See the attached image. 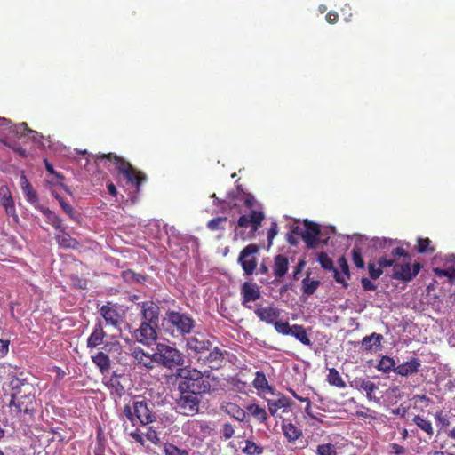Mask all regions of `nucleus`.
Masks as SVG:
<instances>
[{"instance_id": "f257e3e1", "label": "nucleus", "mask_w": 455, "mask_h": 455, "mask_svg": "<svg viewBox=\"0 0 455 455\" xmlns=\"http://www.w3.org/2000/svg\"><path fill=\"white\" fill-rule=\"evenodd\" d=\"M12 391L10 405L16 408L17 412L32 415L36 409V387L24 379L13 378L10 381Z\"/></svg>"}, {"instance_id": "f03ea898", "label": "nucleus", "mask_w": 455, "mask_h": 455, "mask_svg": "<svg viewBox=\"0 0 455 455\" xmlns=\"http://www.w3.org/2000/svg\"><path fill=\"white\" fill-rule=\"evenodd\" d=\"M196 326V321L188 313L168 309L161 319L159 331L171 338L184 337L190 334Z\"/></svg>"}, {"instance_id": "7ed1b4c3", "label": "nucleus", "mask_w": 455, "mask_h": 455, "mask_svg": "<svg viewBox=\"0 0 455 455\" xmlns=\"http://www.w3.org/2000/svg\"><path fill=\"white\" fill-rule=\"evenodd\" d=\"M97 162H105L114 164L119 174H122L128 181L136 188V191L140 190L141 185L147 180V175L134 168L124 158L118 156L115 153L96 155Z\"/></svg>"}, {"instance_id": "20e7f679", "label": "nucleus", "mask_w": 455, "mask_h": 455, "mask_svg": "<svg viewBox=\"0 0 455 455\" xmlns=\"http://www.w3.org/2000/svg\"><path fill=\"white\" fill-rule=\"evenodd\" d=\"M178 390L184 393L204 394L211 389L209 381L204 374L196 369L188 367L177 370Z\"/></svg>"}, {"instance_id": "39448f33", "label": "nucleus", "mask_w": 455, "mask_h": 455, "mask_svg": "<svg viewBox=\"0 0 455 455\" xmlns=\"http://www.w3.org/2000/svg\"><path fill=\"white\" fill-rule=\"evenodd\" d=\"M154 407L152 401L138 398L132 403L125 404L123 412L132 426H147L156 419V414L153 411Z\"/></svg>"}, {"instance_id": "423d86ee", "label": "nucleus", "mask_w": 455, "mask_h": 455, "mask_svg": "<svg viewBox=\"0 0 455 455\" xmlns=\"http://www.w3.org/2000/svg\"><path fill=\"white\" fill-rule=\"evenodd\" d=\"M374 247L383 252L377 261L381 269L388 267H393L395 269V262L400 260L401 257L408 256V252L403 248L397 246L396 240L377 238L374 240Z\"/></svg>"}, {"instance_id": "0eeeda50", "label": "nucleus", "mask_w": 455, "mask_h": 455, "mask_svg": "<svg viewBox=\"0 0 455 455\" xmlns=\"http://www.w3.org/2000/svg\"><path fill=\"white\" fill-rule=\"evenodd\" d=\"M264 219L263 212L256 209H251L248 215H241L237 220L235 235L243 241L254 238Z\"/></svg>"}, {"instance_id": "6e6552de", "label": "nucleus", "mask_w": 455, "mask_h": 455, "mask_svg": "<svg viewBox=\"0 0 455 455\" xmlns=\"http://www.w3.org/2000/svg\"><path fill=\"white\" fill-rule=\"evenodd\" d=\"M156 363L163 367L172 369L184 363L183 354L174 347L164 343H157L153 354Z\"/></svg>"}, {"instance_id": "1a4fd4ad", "label": "nucleus", "mask_w": 455, "mask_h": 455, "mask_svg": "<svg viewBox=\"0 0 455 455\" xmlns=\"http://www.w3.org/2000/svg\"><path fill=\"white\" fill-rule=\"evenodd\" d=\"M402 258L403 261L401 263L399 260L395 262V269H393L391 277L395 280L408 283L418 275L422 268V265L419 262H414L411 264V257L409 253L408 256Z\"/></svg>"}, {"instance_id": "9d476101", "label": "nucleus", "mask_w": 455, "mask_h": 455, "mask_svg": "<svg viewBox=\"0 0 455 455\" xmlns=\"http://www.w3.org/2000/svg\"><path fill=\"white\" fill-rule=\"evenodd\" d=\"M260 246L255 243L246 245L240 252L237 261L245 275H251L257 268V258Z\"/></svg>"}, {"instance_id": "9b49d317", "label": "nucleus", "mask_w": 455, "mask_h": 455, "mask_svg": "<svg viewBox=\"0 0 455 455\" xmlns=\"http://www.w3.org/2000/svg\"><path fill=\"white\" fill-rule=\"evenodd\" d=\"M305 229L299 227H294L292 233L301 236L308 249H315L318 245L319 235L321 229L318 224L308 220H304Z\"/></svg>"}, {"instance_id": "f8f14e48", "label": "nucleus", "mask_w": 455, "mask_h": 455, "mask_svg": "<svg viewBox=\"0 0 455 455\" xmlns=\"http://www.w3.org/2000/svg\"><path fill=\"white\" fill-rule=\"evenodd\" d=\"M180 395L177 399V408L180 414L193 416L199 411L200 398L199 394L190 392L184 393L180 391Z\"/></svg>"}, {"instance_id": "ddd939ff", "label": "nucleus", "mask_w": 455, "mask_h": 455, "mask_svg": "<svg viewBox=\"0 0 455 455\" xmlns=\"http://www.w3.org/2000/svg\"><path fill=\"white\" fill-rule=\"evenodd\" d=\"M182 431L190 437L202 439L210 434L211 427L206 421L193 419L184 423Z\"/></svg>"}, {"instance_id": "4468645a", "label": "nucleus", "mask_w": 455, "mask_h": 455, "mask_svg": "<svg viewBox=\"0 0 455 455\" xmlns=\"http://www.w3.org/2000/svg\"><path fill=\"white\" fill-rule=\"evenodd\" d=\"M212 342L203 335L193 336L187 340V349L190 355L198 357L204 355L212 347Z\"/></svg>"}, {"instance_id": "2eb2a0df", "label": "nucleus", "mask_w": 455, "mask_h": 455, "mask_svg": "<svg viewBox=\"0 0 455 455\" xmlns=\"http://www.w3.org/2000/svg\"><path fill=\"white\" fill-rule=\"evenodd\" d=\"M197 361L202 366L208 367L211 370H217L220 368L224 363V354L218 347H214L213 349L210 348L206 354L199 355Z\"/></svg>"}, {"instance_id": "dca6fc26", "label": "nucleus", "mask_w": 455, "mask_h": 455, "mask_svg": "<svg viewBox=\"0 0 455 455\" xmlns=\"http://www.w3.org/2000/svg\"><path fill=\"white\" fill-rule=\"evenodd\" d=\"M159 327L160 325L141 321L140 327L134 331L133 336L140 343L148 344L156 339V330H159Z\"/></svg>"}, {"instance_id": "f3484780", "label": "nucleus", "mask_w": 455, "mask_h": 455, "mask_svg": "<svg viewBox=\"0 0 455 455\" xmlns=\"http://www.w3.org/2000/svg\"><path fill=\"white\" fill-rule=\"evenodd\" d=\"M140 314L142 322L159 325L160 307L154 301H143L140 304Z\"/></svg>"}, {"instance_id": "a211bd4d", "label": "nucleus", "mask_w": 455, "mask_h": 455, "mask_svg": "<svg viewBox=\"0 0 455 455\" xmlns=\"http://www.w3.org/2000/svg\"><path fill=\"white\" fill-rule=\"evenodd\" d=\"M267 403L268 411L273 417L280 416L279 410H282L283 413L289 412L292 405L291 399L282 394H279L276 399H268Z\"/></svg>"}, {"instance_id": "6ab92c4d", "label": "nucleus", "mask_w": 455, "mask_h": 455, "mask_svg": "<svg viewBox=\"0 0 455 455\" xmlns=\"http://www.w3.org/2000/svg\"><path fill=\"white\" fill-rule=\"evenodd\" d=\"M254 313L260 321L273 325L279 319L281 309L274 305L267 307L258 306Z\"/></svg>"}, {"instance_id": "aec40b11", "label": "nucleus", "mask_w": 455, "mask_h": 455, "mask_svg": "<svg viewBox=\"0 0 455 455\" xmlns=\"http://www.w3.org/2000/svg\"><path fill=\"white\" fill-rule=\"evenodd\" d=\"M0 203L4 208L5 213L8 216L13 217L17 221L18 215L16 213L14 200L7 185H2L0 187Z\"/></svg>"}, {"instance_id": "412c9836", "label": "nucleus", "mask_w": 455, "mask_h": 455, "mask_svg": "<svg viewBox=\"0 0 455 455\" xmlns=\"http://www.w3.org/2000/svg\"><path fill=\"white\" fill-rule=\"evenodd\" d=\"M317 260L323 269L332 271L333 277L338 283L342 284L344 288L348 287L347 282L340 272L334 267L332 259L325 252H320Z\"/></svg>"}, {"instance_id": "4be33fe9", "label": "nucleus", "mask_w": 455, "mask_h": 455, "mask_svg": "<svg viewBox=\"0 0 455 455\" xmlns=\"http://www.w3.org/2000/svg\"><path fill=\"white\" fill-rule=\"evenodd\" d=\"M421 367L420 360L417 357H411L409 361L400 363L395 369V372L402 377H408L417 374Z\"/></svg>"}, {"instance_id": "5701e85b", "label": "nucleus", "mask_w": 455, "mask_h": 455, "mask_svg": "<svg viewBox=\"0 0 455 455\" xmlns=\"http://www.w3.org/2000/svg\"><path fill=\"white\" fill-rule=\"evenodd\" d=\"M241 295L242 305L247 307V303L260 298V291L255 283L245 282L241 287Z\"/></svg>"}, {"instance_id": "b1692460", "label": "nucleus", "mask_w": 455, "mask_h": 455, "mask_svg": "<svg viewBox=\"0 0 455 455\" xmlns=\"http://www.w3.org/2000/svg\"><path fill=\"white\" fill-rule=\"evenodd\" d=\"M289 269V259L283 254H277L274 258L273 274L277 282L280 281Z\"/></svg>"}, {"instance_id": "393cba45", "label": "nucleus", "mask_w": 455, "mask_h": 455, "mask_svg": "<svg viewBox=\"0 0 455 455\" xmlns=\"http://www.w3.org/2000/svg\"><path fill=\"white\" fill-rule=\"evenodd\" d=\"M220 408L225 413L234 418L235 419L240 422L246 421V410L242 409L236 403L231 402L225 403L221 405Z\"/></svg>"}, {"instance_id": "a878e982", "label": "nucleus", "mask_w": 455, "mask_h": 455, "mask_svg": "<svg viewBox=\"0 0 455 455\" xmlns=\"http://www.w3.org/2000/svg\"><path fill=\"white\" fill-rule=\"evenodd\" d=\"M131 355L137 361V363L148 369H152L154 363H156L153 355L144 352L140 347H134L132 350Z\"/></svg>"}, {"instance_id": "bb28decb", "label": "nucleus", "mask_w": 455, "mask_h": 455, "mask_svg": "<svg viewBox=\"0 0 455 455\" xmlns=\"http://www.w3.org/2000/svg\"><path fill=\"white\" fill-rule=\"evenodd\" d=\"M100 313L106 321L107 324L112 326H118L120 323V315L117 310L108 305H104L100 307Z\"/></svg>"}, {"instance_id": "cd10ccee", "label": "nucleus", "mask_w": 455, "mask_h": 455, "mask_svg": "<svg viewBox=\"0 0 455 455\" xmlns=\"http://www.w3.org/2000/svg\"><path fill=\"white\" fill-rule=\"evenodd\" d=\"M282 430L284 437L289 443H294L298 439L302 437V430L291 422H283Z\"/></svg>"}, {"instance_id": "c85d7f7f", "label": "nucleus", "mask_w": 455, "mask_h": 455, "mask_svg": "<svg viewBox=\"0 0 455 455\" xmlns=\"http://www.w3.org/2000/svg\"><path fill=\"white\" fill-rule=\"evenodd\" d=\"M252 416L259 423L266 424L268 419L267 411L264 407L257 403H251L246 406V414Z\"/></svg>"}, {"instance_id": "c756f323", "label": "nucleus", "mask_w": 455, "mask_h": 455, "mask_svg": "<svg viewBox=\"0 0 455 455\" xmlns=\"http://www.w3.org/2000/svg\"><path fill=\"white\" fill-rule=\"evenodd\" d=\"M253 387L259 392L274 393V388L268 384L267 377L263 371H256L252 381Z\"/></svg>"}, {"instance_id": "7c9ffc66", "label": "nucleus", "mask_w": 455, "mask_h": 455, "mask_svg": "<svg viewBox=\"0 0 455 455\" xmlns=\"http://www.w3.org/2000/svg\"><path fill=\"white\" fill-rule=\"evenodd\" d=\"M92 363L99 368L102 374H105L110 370V358L104 352H98L96 355L92 356Z\"/></svg>"}, {"instance_id": "2f4dec72", "label": "nucleus", "mask_w": 455, "mask_h": 455, "mask_svg": "<svg viewBox=\"0 0 455 455\" xmlns=\"http://www.w3.org/2000/svg\"><path fill=\"white\" fill-rule=\"evenodd\" d=\"M383 336L379 333L373 332L365 336L362 339V347L363 351H371L373 348L380 347Z\"/></svg>"}, {"instance_id": "473e14b6", "label": "nucleus", "mask_w": 455, "mask_h": 455, "mask_svg": "<svg viewBox=\"0 0 455 455\" xmlns=\"http://www.w3.org/2000/svg\"><path fill=\"white\" fill-rule=\"evenodd\" d=\"M106 336L105 331H103V328L100 323H99L92 333L89 336L87 339V347L89 348H95L99 345L103 343V339Z\"/></svg>"}, {"instance_id": "72a5a7b5", "label": "nucleus", "mask_w": 455, "mask_h": 455, "mask_svg": "<svg viewBox=\"0 0 455 455\" xmlns=\"http://www.w3.org/2000/svg\"><path fill=\"white\" fill-rule=\"evenodd\" d=\"M290 335L296 338L305 346H312V342L307 334L306 329L302 325L293 324Z\"/></svg>"}, {"instance_id": "f704fd0d", "label": "nucleus", "mask_w": 455, "mask_h": 455, "mask_svg": "<svg viewBox=\"0 0 455 455\" xmlns=\"http://www.w3.org/2000/svg\"><path fill=\"white\" fill-rule=\"evenodd\" d=\"M55 239L58 244L63 248L76 249L79 245V243L76 239L72 238L69 234L64 231H61L60 234L56 235Z\"/></svg>"}, {"instance_id": "c9c22d12", "label": "nucleus", "mask_w": 455, "mask_h": 455, "mask_svg": "<svg viewBox=\"0 0 455 455\" xmlns=\"http://www.w3.org/2000/svg\"><path fill=\"white\" fill-rule=\"evenodd\" d=\"M122 278L124 282L132 283H143L147 280V276L139 273H135L131 269H127L122 272Z\"/></svg>"}, {"instance_id": "e433bc0d", "label": "nucleus", "mask_w": 455, "mask_h": 455, "mask_svg": "<svg viewBox=\"0 0 455 455\" xmlns=\"http://www.w3.org/2000/svg\"><path fill=\"white\" fill-rule=\"evenodd\" d=\"M356 387L366 392L367 398L372 400L374 398V392L378 389V386L368 379H358L355 380Z\"/></svg>"}, {"instance_id": "4c0bfd02", "label": "nucleus", "mask_w": 455, "mask_h": 455, "mask_svg": "<svg viewBox=\"0 0 455 455\" xmlns=\"http://www.w3.org/2000/svg\"><path fill=\"white\" fill-rule=\"evenodd\" d=\"M413 423L417 425L421 430H423L428 436H433L434 428L432 423L427 418H424L420 415L414 416L412 419Z\"/></svg>"}, {"instance_id": "58836bf2", "label": "nucleus", "mask_w": 455, "mask_h": 455, "mask_svg": "<svg viewBox=\"0 0 455 455\" xmlns=\"http://www.w3.org/2000/svg\"><path fill=\"white\" fill-rule=\"evenodd\" d=\"M395 368L396 366L394 358L387 355L382 356L377 365V369L384 373H388L391 371L395 372Z\"/></svg>"}, {"instance_id": "ea45409f", "label": "nucleus", "mask_w": 455, "mask_h": 455, "mask_svg": "<svg viewBox=\"0 0 455 455\" xmlns=\"http://www.w3.org/2000/svg\"><path fill=\"white\" fill-rule=\"evenodd\" d=\"M327 381L330 385L339 388H344L346 387L345 381L342 379L339 372L335 368L329 369Z\"/></svg>"}, {"instance_id": "a19ab883", "label": "nucleus", "mask_w": 455, "mask_h": 455, "mask_svg": "<svg viewBox=\"0 0 455 455\" xmlns=\"http://www.w3.org/2000/svg\"><path fill=\"white\" fill-rule=\"evenodd\" d=\"M320 285V282L318 280H311L309 278V274L302 281V291L306 295H312L317 290Z\"/></svg>"}, {"instance_id": "79ce46f5", "label": "nucleus", "mask_w": 455, "mask_h": 455, "mask_svg": "<svg viewBox=\"0 0 455 455\" xmlns=\"http://www.w3.org/2000/svg\"><path fill=\"white\" fill-rule=\"evenodd\" d=\"M42 213L46 217L47 221L56 229H61L62 220L48 208L42 209Z\"/></svg>"}, {"instance_id": "37998d69", "label": "nucleus", "mask_w": 455, "mask_h": 455, "mask_svg": "<svg viewBox=\"0 0 455 455\" xmlns=\"http://www.w3.org/2000/svg\"><path fill=\"white\" fill-rule=\"evenodd\" d=\"M263 447L251 440H246L245 445L242 449V451L246 455H260L263 453Z\"/></svg>"}, {"instance_id": "c03bdc74", "label": "nucleus", "mask_w": 455, "mask_h": 455, "mask_svg": "<svg viewBox=\"0 0 455 455\" xmlns=\"http://www.w3.org/2000/svg\"><path fill=\"white\" fill-rule=\"evenodd\" d=\"M431 240L429 238H418L416 251L418 253H433L435 248L431 245Z\"/></svg>"}, {"instance_id": "a18cd8bd", "label": "nucleus", "mask_w": 455, "mask_h": 455, "mask_svg": "<svg viewBox=\"0 0 455 455\" xmlns=\"http://www.w3.org/2000/svg\"><path fill=\"white\" fill-rule=\"evenodd\" d=\"M351 257L354 265L359 268L363 269L365 267L364 260L363 259L362 249L358 245H355L351 251Z\"/></svg>"}, {"instance_id": "49530a36", "label": "nucleus", "mask_w": 455, "mask_h": 455, "mask_svg": "<svg viewBox=\"0 0 455 455\" xmlns=\"http://www.w3.org/2000/svg\"><path fill=\"white\" fill-rule=\"evenodd\" d=\"M164 455H188V451L186 449H180L170 443L164 444Z\"/></svg>"}, {"instance_id": "de8ad7c7", "label": "nucleus", "mask_w": 455, "mask_h": 455, "mask_svg": "<svg viewBox=\"0 0 455 455\" xmlns=\"http://www.w3.org/2000/svg\"><path fill=\"white\" fill-rule=\"evenodd\" d=\"M435 275L439 277H448L449 281L451 283H453L455 281V267H450L446 269H441V268H435L434 269Z\"/></svg>"}, {"instance_id": "09e8293b", "label": "nucleus", "mask_w": 455, "mask_h": 455, "mask_svg": "<svg viewBox=\"0 0 455 455\" xmlns=\"http://www.w3.org/2000/svg\"><path fill=\"white\" fill-rule=\"evenodd\" d=\"M227 220H228L227 217L213 218L210 221H208L207 228L212 231L223 229L224 227L222 226V224L226 223Z\"/></svg>"}, {"instance_id": "8fccbe9b", "label": "nucleus", "mask_w": 455, "mask_h": 455, "mask_svg": "<svg viewBox=\"0 0 455 455\" xmlns=\"http://www.w3.org/2000/svg\"><path fill=\"white\" fill-rule=\"evenodd\" d=\"M318 455H337L336 447L331 443H323L317 446Z\"/></svg>"}, {"instance_id": "3c124183", "label": "nucleus", "mask_w": 455, "mask_h": 455, "mask_svg": "<svg viewBox=\"0 0 455 455\" xmlns=\"http://www.w3.org/2000/svg\"><path fill=\"white\" fill-rule=\"evenodd\" d=\"M273 325L275 327V330L278 333L283 334V335H290L291 326H290V324L287 321L283 322V321H279L277 319L276 322Z\"/></svg>"}, {"instance_id": "603ef678", "label": "nucleus", "mask_w": 455, "mask_h": 455, "mask_svg": "<svg viewBox=\"0 0 455 455\" xmlns=\"http://www.w3.org/2000/svg\"><path fill=\"white\" fill-rule=\"evenodd\" d=\"M22 191L29 203L34 204L37 202V196L32 185L23 186Z\"/></svg>"}, {"instance_id": "864d4df0", "label": "nucleus", "mask_w": 455, "mask_h": 455, "mask_svg": "<svg viewBox=\"0 0 455 455\" xmlns=\"http://www.w3.org/2000/svg\"><path fill=\"white\" fill-rule=\"evenodd\" d=\"M338 264L341 269V273H340L341 275H343L346 280L350 279L351 275H350L349 267H348L347 259L344 256L340 257L338 259Z\"/></svg>"}, {"instance_id": "5fc2aeb1", "label": "nucleus", "mask_w": 455, "mask_h": 455, "mask_svg": "<svg viewBox=\"0 0 455 455\" xmlns=\"http://www.w3.org/2000/svg\"><path fill=\"white\" fill-rule=\"evenodd\" d=\"M220 433L225 440H228L234 436L235 427L229 422L224 423L220 430Z\"/></svg>"}, {"instance_id": "6e6d98bb", "label": "nucleus", "mask_w": 455, "mask_h": 455, "mask_svg": "<svg viewBox=\"0 0 455 455\" xmlns=\"http://www.w3.org/2000/svg\"><path fill=\"white\" fill-rule=\"evenodd\" d=\"M56 199L59 201L60 207L64 211V212L68 215L70 218H75V211L74 208L66 202L62 197L56 196Z\"/></svg>"}, {"instance_id": "4d7b16f0", "label": "nucleus", "mask_w": 455, "mask_h": 455, "mask_svg": "<svg viewBox=\"0 0 455 455\" xmlns=\"http://www.w3.org/2000/svg\"><path fill=\"white\" fill-rule=\"evenodd\" d=\"M368 271L371 279L377 280L383 274V270L379 267H376L374 263L368 264Z\"/></svg>"}, {"instance_id": "13d9d810", "label": "nucleus", "mask_w": 455, "mask_h": 455, "mask_svg": "<svg viewBox=\"0 0 455 455\" xmlns=\"http://www.w3.org/2000/svg\"><path fill=\"white\" fill-rule=\"evenodd\" d=\"M278 233V226L275 222H273L267 230V241H268V247L272 245L273 239Z\"/></svg>"}, {"instance_id": "bf43d9fd", "label": "nucleus", "mask_w": 455, "mask_h": 455, "mask_svg": "<svg viewBox=\"0 0 455 455\" xmlns=\"http://www.w3.org/2000/svg\"><path fill=\"white\" fill-rule=\"evenodd\" d=\"M44 162L45 164L46 171L49 173H51L56 177V179H57L56 182H60V181L63 180V179H64L63 176L54 171L53 165L47 159H44Z\"/></svg>"}, {"instance_id": "052dcab7", "label": "nucleus", "mask_w": 455, "mask_h": 455, "mask_svg": "<svg viewBox=\"0 0 455 455\" xmlns=\"http://www.w3.org/2000/svg\"><path fill=\"white\" fill-rule=\"evenodd\" d=\"M29 130L31 129L28 126V124L25 122L16 124L14 128L16 133L20 134V136H26Z\"/></svg>"}, {"instance_id": "680f3d73", "label": "nucleus", "mask_w": 455, "mask_h": 455, "mask_svg": "<svg viewBox=\"0 0 455 455\" xmlns=\"http://www.w3.org/2000/svg\"><path fill=\"white\" fill-rule=\"evenodd\" d=\"M361 283L364 291H375L377 289V285L374 284L369 278L363 277L361 279Z\"/></svg>"}, {"instance_id": "e2e57ef3", "label": "nucleus", "mask_w": 455, "mask_h": 455, "mask_svg": "<svg viewBox=\"0 0 455 455\" xmlns=\"http://www.w3.org/2000/svg\"><path fill=\"white\" fill-rule=\"evenodd\" d=\"M305 266H306V261L304 259H300L298 262L297 266L294 268L293 275H292V278L294 280H298L299 279V275L302 272V270L305 267Z\"/></svg>"}, {"instance_id": "0e129e2a", "label": "nucleus", "mask_w": 455, "mask_h": 455, "mask_svg": "<svg viewBox=\"0 0 455 455\" xmlns=\"http://www.w3.org/2000/svg\"><path fill=\"white\" fill-rule=\"evenodd\" d=\"M9 340L0 339V358H3L9 351Z\"/></svg>"}, {"instance_id": "69168bd1", "label": "nucleus", "mask_w": 455, "mask_h": 455, "mask_svg": "<svg viewBox=\"0 0 455 455\" xmlns=\"http://www.w3.org/2000/svg\"><path fill=\"white\" fill-rule=\"evenodd\" d=\"M326 20L330 24H335L339 20V14L334 11H331L326 14Z\"/></svg>"}, {"instance_id": "338daca9", "label": "nucleus", "mask_w": 455, "mask_h": 455, "mask_svg": "<svg viewBox=\"0 0 455 455\" xmlns=\"http://www.w3.org/2000/svg\"><path fill=\"white\" fill-rule=\"evenodd\" d=\"M389 446L395 454L400 455L405 452V448L397 443H390Z\"/></svg>"}, {"instance_id": "774afa93", "label": "nucleus", "mask_w": 455, "mask_h": 455, "mask_svg": "<svg viewBox=\"0 0 455 455\" xmlns=\"http://www.w3.org/2000/svg\"><path fill=\"white\" fill-rule=\"evenodd\" d=\"M255 202H256V200H255L254 196L251 194H246L245 195V196H244V204L248 208H251L254 205Z\"/></svg>"}]
</instances>
